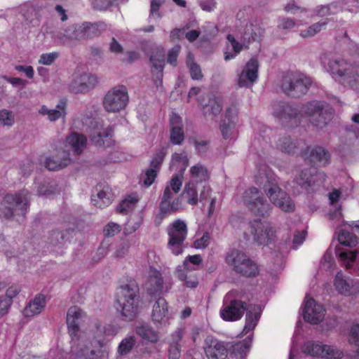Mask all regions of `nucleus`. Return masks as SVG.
<instances>
[{"mask_svg": "<svg viewBox=\"0 0 359 359\" xmlns=\"http://www.w3.org/2000/svg\"><path fill=\"white\" fill-rule=\"evenodd\" d=\"M92 321L87 314L79 306H74L68 309L67 325L72 339L71 353L72 359H107L108 350L95 351L87 345L88 327L81 332L80 327Z\"/></svg>", "mask_w": 359, "mask_h": 359, "instance_id": "f257e3e1", "label": "nucleus"}, {"mask_svg": "<svg viewBox=\"0 0 359 359\" xmlns=\"http://www.w3.org/2000/svg\"><path fill=\"white\" fill-rule=\"evenodd\" d=\"M163 3V0H151V8H150V18L158 19L161 18V15L158 12L160 6Z\"/></svg>", "mask_w": 359, "mask_h": 359, "instance_id": "69168bd1", "label": "nucleus"}, {"mask_svg": "<svg viewBox=\"0 0 359 359\" xmlns=\"http://www.w3.org/2000/svg\"><path fill=\"white\" fill-rule=\"evenodd\" d=\"M29 193L22 190L16 194H9L0 203V217L11 218L15 215L24 216L29 206Z\"/></svg>", "mask_w": 359, "mask_h": 359, "instance_id": "423d86ee", "label": "nucleus"}, {"mask_svg": "<svg viewBox=\"0 0 359 359\" xmlns=\"http://www.w3.org/2000/svg\"><path fill=\"white\" fill-rule=\"evenodd\" d=\"M163 278L161 272L154 267H149L147 271L145 288L150 294L161 292L163 287Z\"/></svg>", "mask_w": 359, "mask_h": 359, "instance_id": "c85d7f7f", "label": "nucleus"}, {"mask_svg": "<svg viewBox=\"0 0 359 359\" xmlns=\"http://www.w3.org/2000/svg\"><path fill=\"white\" fill-rule=\"evenodd\" d=\"M136 342L133 336H129L124 338L118 346V354L123 355L130 352Z\"/></svg>", "mask_w": 359, "mask_h": 359, "instance_id": "603ef678", "label": "nucleus"}, {"mask_svg": "<svg viewBox=\"0 0 359 359\" xmlns=\"http://www.w3.org/2000/svg\"><path fill=\"white\" fill-rule=\"evenodd\" d=\"M226 38L233 50V52L226 51L224 53V60L228 61L233 59L238 54L240 53V52L243 48V45L237 41L231 34L227 35Z\"/></svg>", "mask_w": 359, "mask_h": 359, "instance_id": "8fccbe9b", "label": "nucleus"}, {"mask_svg": "<svg viewBox=\"0 0 359 359\" xmlns=\"http://www.w3.org/2000/svg\"><path fill=\"white\" fill-rule=\"evenodd\" d=\"M266 179L263 189L270 201L285 212L294 210V203L287 194L278 187L276 180L272 179L269 174L267 175Z\"/></svg>", "mask_w": 359, "mask_h": 359, "instance_id": "6e6552de", "label": "nucleus"}, {"mask_svg": "<svg viewBox=\"0 0 359 359\" xmlns=\"http://www.w3.org/2000/svg\"><path fill=\"white\" fill-rule=\"evenodd\" d=\"M183 173L175 175L170 179L164 190L168 189L170 194L176 195L181 189L182 186Z\"/></svg>", "mask_w": 359, "mask_h": 359, "instance_id": "3c124183", "label": "nucleus"}, {"mask_svg": "<svg viewBox=\"0 0 359 359\" xmlns=\"http://www.w3.org/2000/svg\"><path fill=\"white\" fill-rule=\"evenodd\" d=\"M168 235V248L175 255L182 253L188 229L187 224L182 219H176L167 229Z\"/></svg>", "mask_w": 359, "mask_h": 359, "instance_id": "ddd939ff", "label": "nucleus"}, {"mask_svg": "<svg viewBox=\"0 0 359 359\" xmlns=\"http://www.w3.org/2000/svg\"><path fill=\"white\" fill-rule=\"evenodd\" d=\"M12 304L13 301L10 299H4L3 296L0 297V318L8 313Z\"/></svg>", "mask_w": 359, "mask_h": 359, "instance_id": "774afa93", "label": "nucleus"}, {"mask_svg": "<svg viewBox=\"0 0 359 359\" xmlns=\"http://www.w3.org/2000/svg\"><path fill=\"white\" fill-rule=\"evenodd\" d=\"M273 109L274 116L282 121L289 120L296 124L301 121V118L307 116L313 125L320 128L325 126L332 117L329 107L316 100L302 106L299 110L278 102L273 104Z\"/></svg>", "mask_w": 359, "mask_h": 359, "instance_id": "f03ea898", "label": "nucleus"}, {"mask_svg": "<svg viewBox=\"0 0 359 359\" xmlns=\"http://www.w3.org/2000/svg\"><path fill=\"white\" fill-rule=\"evenodd\" d=\"M353 227L350 224L344 225L343 228L339 231L338 234V241L340 244L353 247L358 243V238L353 233Z\"/></svg>", "mask_w": 359, "mask_h": 359, "instance_id": "e433bc0d", "label": "nucleus"}, {"mask_svg": "<svg viewBox=\"0 0 359 359\" xmlns=\"http://www.w3.org/2000/svg\"><path fill=\"white\" fill-rule=\"evenodd\" d=\"M156 175V170L149 168L146 171V172L144 175H142L140 180L146 187H149L154 182Z\"/></svg>", "mask_w": 359, "mask_h": 359, "instance_id": "052dcab7", "label": "nucleus"}, {"mask_svg": "<svg viewBox=\"0 0 359 359\" xmlns=\"http://www.w3.org/2000/svg\"><path fill=\"white\" fill-rule=\"evenodd\" d=\"M334 286L341 294L348 296L354 293L352 281L348 280L341 271L337 273L334 280Z\"/></svg>", "mask_w": 359, "mask_h": 359, "instance_id": "f704fd0d", "label": "nucleus"}, {"mask_svg": "<svg viewBox=\"0 0 359 359\" xmlns=\"http://www.w3.org/2000/svg\"><path fill=\"white\" fill-rule=\"evenodd\" d=\"M210 240L211 237L210 233L207 232L204 233L201 237L196 239L194 243V246L196 249H204L209 245Z\"/></svg>", "mask_w": 359, "mask_h": 359, "instance_id": "e2e57ef3", "label": "nucleus"}, {"mask_svg": "<svg viewBox=\"0 0 359 359\" xmlns=\"http://www.w3.org/2000/svg\"><path fill=\"white\" fill-rule=\"evenodd\" d=\"M257 311L258 309L255 306L249 307V309L247 311L245 325L243 330V334H248L256 327L259 318V314Z\"/></svg>", "mask_w": 359, "mask_h": 359, "instance_id": "a19ab883", "label": "nucleus"}, {"mask_svg": "<svg viewBox=\"0 0 359 359\" xmlns=\"http://www.w3.org/2000/svg\"><path fill=\"white\" fill-rule=\"evenodd\" d=\"M67 103L65 100H60L57 104L55 109H49L45 105L41 106L39 112L41 115H46L50 121H55L60 118H65L66 112Z\"/></svg>", "mask_w": 359, "mask_h": 359, "instance_id": "473e14b6", "label": "nucleus"}, {"mask_svg": "<svg viewBox=\"0 0 359 359\" xmlns=\"http://www.w3.org/2000/svg\"><path fill=\"white\" fill-rule=\"evenodd\" d=\"M183 194L187 198V203L189 205H195L200 200L198 197L197 185L193 182H189L184 187Z\"/></svg>", "mask_w": 359, "mask_h": 359, "instance_id": "49530a36", "label": "nucleus"}, {"mask_svg": "<svg viewBox=\"0 0 359 359\" xmlns=\"http://www.w3.org/2000/svg\"><path fill=\"white\" fill-rule=\"evenodd\" d=\"M189 160L185 153H175L172 156L170 169L179 170L180 173H183L188 165Z\"/></svg>", "mask_w": 359, "mask_h": 359, "instance_id": "a18cd8bd", "label": "nucleus"}, {"mask_svg": "<svg viewBox=\"0 0 359 359\" xmlns=\"http://www.w3.org/2000/svg\"><path fill=\"white\" fill-rule=\"evenodd\" d=\"M171 316L169 306L166 300L163 298H159L153 306L151 318L154 323L159 324H165L168 322Z\"/></svg>", "mask_w": 359, "mask_h": 359, "instance_id": "bb28decb", "label": "nucleus"}, {"mask_svg": "<svg viewBox=\"0 0 359 359\" xmlns=\"http://www.w3.org/2000/svg\"><path fill=\"white\" fill-rule=\"evenodd\" d=\"M181 47L179 45L175 46L172 48H171L168 54V62L172 65H177V60L178 55L180 52Z\"/></svg>", "mask_w": 359, "mask_h": 359, "instance_id": "338daca9", "label": "nucleus"}, {"mask_svg": "<svg viewBox=\"0 0 359 359\" xmlns=\"http://www.w3.org/2000/svg\"><path fill=\"white\" fill-rule=\"evenodd\" d=\"M85 124L89 125L86 131L90 133V139L95 145L110 147L113 144L112 130L110 128H103L98 121L90 117L87 118Z\"/></svg>", "mask_w": 359, "mask_h": 359, "instance_id": "2eb2a0df", "label": "nucleus"}, {"mask_svg": "<svg viewBox=\"0 0 359 359\" xmlns=\"http://www.w3.org/2000/svg\"><path fill=\"white\" fill-rule=\"evenodd\" d=\"M135 332L142 339L151 343H156L159 339L158 332L147 324L137 325Z\"/></svg>", "mask_w": 359, "mask_h": 359, "instance_id": "79ce46f5", "label": "nucleus"}, {"mask_svg": "<svg viewBox=\"0 0 359 359\" xmlns=\"http://www.w3.org/2000/svg\"><path fill=\"white\" fill-rule=\"evenodd\" d=\"M303 157L318 165H325L330 162L329 153L321 147H308L304 151Z\"/></svg>", "mask_w": 359, "mask_h": 359, "instance_id": "a878e982", "label": "nucleus"}, {"mask_svg": "<svg viewBox=\"0 0 359 359\" xmlns=\"http://www.w3.org/2000/svg\"><path fill=\"white\" fill-rule=\"evenodd\" d=\"M193 55L191 53H189L187 63L189 67L191 76L194 80L201 79L203 78V74L201 68L198 65L193 62Z\"/></svg>", "mask_w": 359, "mask_h": 359, "instance_id": "864d4df0", "label": "nucleus"}, {"mask_svg": "<svg viewBox=\"0 0 359 359\" xmlns=\"http://www.w3.org/2000/svg\"><path fill=\"white\" fill-rule=\"evenodd\" d=\"M138 287L135 284L121 285L117 292L116 309L122 320L132 321L140 313Z\"/></svg>", "mask_w": 359, "mask_h": 359, "instance_id": "20e7f679", "label": "nucleus"}, {"mask_svg": "<svg viewBox=\"0 0 359 359\" xmlns=\"http://www.w3.org/2000/svg\"><path fill=\"white\" fill-rule=\"evenodd\" d=\"M278 147L283 151L291 154L296 149V144L290 137H285L279 140Z\"/></svg>", "mask_w": 359, "mask_h": 359, "instance_id": "5fc2aeb1", "label": "nucleus"}, {"mask_svg": "<svg viewBox=\"0 0 359 359\" xmlns=\"http://www.w3.org/2000/svg\"><path fill=\"white\" fill-rule=\"evenodd\" d=\"M264 34V29H262L259 26L257 25H254L250 22L245 25L244 33H243V39L246 40H257Z\"/></svg>", "mask_w": 359, "mask_h": 359, "instance_id": "de8ad7c7", "label": "nucleus"}, {"mask_svg": "<svg viewBox=\"0 0 359 359\" xmlns=\"http://www.w3.org/2000/svg\"><path fill=\"white\" fill-rule=\"evenodd\" d=\"M129 101V96L126 86H116L110 88L104 96L102 105L109 113H116L124 109Z\"/></svg>", "mask_w": 359, "mask_h": 359, "instance_id": "9d476101", "label": "nucleus"}, {"mask_svg": "<svg viewBox=\"0 0 359 359\" xmlns=\"http://www.w3.org/2000/svg\"><path fill=\"white\" fill-rule=\"evenodd\" d=\"M87 139L85 135L77 133H72L65 139V147L72 151L74 154L79 155L86 149Z\"/></svg>", "mask_w": 359, "mask_h": 359, "instance_id": "cd10ccee", "label": "nucleus"}, {"mask_svg": "<svg viewBox=\"0 0 359 359\" xmlns=\"http://www.w3.org/2000/svg\"><path fill=\"white\" fill-rule=\"evenodd\" d=\"M118 332V327L114 325H102L99 320H93L88 325L87 345L90 349H94L97 352L107 349L109 354V348L104 346L109 338H113Z\"/></svg>", "mask_w": 359, "mask_h": 359, "instance_id": "39448f33", "label": "nucleus"}, {"mask_svg": "<svg viewBox=\"0 0 359 359\" xmlns=\"http://www.w3.org/2000/svg\"><path fill=\"white\" fill-rule=\"evenodd\" d=\"M222 109V100L219 97L213 96L209 98L208 104H205L203 107V114L205 116L218 115Z\"/></svg>", "mask_w": 359, "mask_h": 359, "instance_id": "c03bdc74", "label": "nucleus"}, {"mask_svg": "<svg viewBox=\"0 0 359 359\" xmlns=\"http://www.w3.org/2000/svg\"><path fill=\"white\" fill-rule=\"evenodd\" d=\"M98 77L90 73L75 74L69 84V89L75 93H84L93 89L98 83Z\"/></svg>", "mask_w": 359, "mask_h": 359, "instance_id": "6ab92c4d", "label": "nucleus"}, {"mask_svg": "<svg viewBox=\"0 0 359 359\" xmlns=\"http://www.w3.org/2000/svg\"><path fill=\"white\" fill-rule=\"evenodd\" d=\"M337 6L335 4H330L327 6H318L316 9V15L319 17H325L334 15L337 13Z\"/></svg>", "mask_w": 359, "mask_h": 359, "instance_id": "6e6d98bb", "label": "nucleus"}, {"mask_svg": "<svg viewBox=\"0 0 359 359\" xmlns=\"http://www.w3.org/2000/svg\"><path fill=\"white\" fill-rule=\"evenodd\" d=\"M302 351L311 356L325 359H340L343 352L335 346L324 344L321 342L307 341L302 347Z\"/></svg>", "mask_w": 359, "mask_h": 359, "instance_id": "4468645a", "label": "nucleus"}, {"mask_svg": "<svg viewBox=\"0 0 359 359\" xmlns=\"http://www.w3.org/2000/svg\"><path fill=\"white\" fill-rule=\"evenodd\" d=\"M170 142L175 145L181 144L184 140L182 118L172 112L170 115Z\"/></svg>", "mask_w": 359, "mask_h": 359, "instance_id": "393cba45", "label": "nucleus"}, {"mask_svg": "<svg viewBox=\"0 0 359 359\" xmlns=\"http://www.w3.org/2000/svg\"><path fill=\"white\" fill-rule=\"evenodd\" d=\"M250 232L255 241L259 245H269L276 237V231L271 224L266 221L256 219L250 222Z\"/></svg>", "mask_w": 359, "mask_h": 359, "instance_id": "dca6fc26", "label": "nucleus"}, {"mask_svg": "<svg viewBox=\"0 0 359 359\" xmlns=\"http://www.w3.org/2000/svg\"><path fill=\"white\" fill-rule=\"evenodd\" d=\"M237 122V109L234 107L228 108L219 125V129L224 139L231 140L236 138L238 135Z\"/></svg>", "mask_w": 359, "mask_h": 359, "instance_id": "f3484780", "label": "nucleus"}, {"mask_svg": "<svg viewBox=\"0 0 359 359\" xmlns=\"http://www.w3.org/2000/svg\"><path fill=\"white\" fill-rule=\"evenodd\" d=\"M320 60L332 78L344 86L354 88L359 83V66L348 64L344 59L324 53Z\"/></svg>", "mask_w": 359, "mask_h": 359, "instance_id": "7ed1b4c3", "label": "nucleus"}, {"mask_svg": "<svg viewBox=\"0 0 359 359\" xmlns=\"http://www.w3.org/2000/svg\"><path fill=\"white\" fill-rule=\"evenodd\" d=\"M151 73L155 77L156 85H161L163 70L165 65V51L162 47L157 48L150 57Z\"/></svg>", "mask_w": 359, "mask_h": 359, "instance_id": "b1692460", "label": "nucleus"}, {"mask_svg": "<svg viewBox=\"0 0 359 359\" xmlns=\"http://www.w3.org/2000/svg\"><path fill=\"white\" fill-rule=\"evenodd\" d=\"M339 257L341 262V264L346 267V269L350 271V273L359 276V262L355 259V251L341 252L339 253Z\"/></svg>", "mask_w": 359, "mask_h": 359, "instance_id": "c9c22d12", "label": "nucleus"}, {"mask_svg": "<svg viewBox=\"0 0 359 359\" xmlns=\"http://www.w3.org/2000/svg\"><path fill=\"white\" fill-rule=\"evenodd\" d=\"M0 122L4 126H12L14 123L12 112L7 110L0 111Z\"/></svg>", "mask_w": 359, "mask_h": 359, "instance_id": "0e129e2a", "label": "nucleus"}, {"mask_svg": "<svg viewBox=\"0 0 359 359\" xmlns=\"http://www.w3.org/2000/svg\"><path fill=\"white\" fill-rule=\"evenodd\" d=\"M243 204L255 215L265 217L271 210V205L255 187L246 189L242 196Z\"/></svg>", "mask_w": 359, "mask_h": 359, "instance_id": "9b49d317", "label": "nucleus"}, {"mask_svg": "<svg viewBox=\"0 0 359 359\" xmlns=\"http://www.w3.org/2000/svg\"><path fill=\"white\" fill-rule=\"evenodd\" d=\"M192 271L185 269L182 266H178L175 271L177 279L183 283L184 287L190 289H194L198 285V278Z\"/></svg>", "mask_w": 359, "mask_h": 359, "instance_id": "2f4dec72", "label": "nucleus"}, {"mask_svg": "<svg viewBox=\"0 0 359 359\" xmlns=\"http://www.w3.org/2000/svg\"><path fill=\"white\" fill-rule=\"evenodd\" d=\"M59 57V53L57 52H50L42 53L38 60L39 64L49 66L55 62V61Z\"/></svg>", "mask_w": 359, "mask_h": 359, "instance_id": "4d7b16f0", "label": "nucleus"}, {"mask_svg": "<svg viewBox=\"0 0 359 359\" xmlns=\"http://www.w3.org/2000/svg\"><path fill=\"white\" fill-rule=\"evenodd\" d=\"M243 296V292L238 290H231L225 295L219 311L222 320L233 322L243 317L245 311L249 309L247 304L242 300Z\"/></svg>", "mask_w": 359, "mask_h": 359, "instance_id": "0eeeda50", "label": "nucleus"}, {"mask_svg": "<svg viewBox=\"0 0 359 359\" xmlns=\"http://www.w3.org/2000/svg\"><path fill=\"white\" fill-rule=\"evenodd\" d=\"M259 63L256 58H251L245 65L238 79L240 87H248L252 85L258 78Z\"/></svg>", "mask_w": 359, "mask_h": 359, "instance_id": "412c9836", "label": "nucleus"}, {"mask_svg": "<svg viewBox=\"0 0 359 359\" xmlns=\"http://www.w3.org/2000/svg\"><path fill=\"white\" fill-rule=\"evenodd\" d=\"M121 226L117 223L111 222L108 223L103 229L104 236L112 237L120 233Z\"/></svg>", "mask_w": 359, "mask_h": 359, "instance_id": "bf43d9fd", "label": "nucleus"}, {"mask_svg": "<svg viewBox=\"0 0 359 359\" xmlns=\"http://www.w3.org/2000/svg\"><path fill=\"white\" fill-rule=\"evenodd\" d=\"M70 163L69 154L65 150H58L54 156L46 159L45 165L50 170H55L66 167Z\"/></svg>", "mask_w": 359, "mask_h": 359, "instance_id": "7c9ffc66", "label": "nucleus"}, {"mask_svg": "<svg viewBox=\"0 0 359 359\" xmlns=\"http://www.w3.org/2000/svg\"><path fill=\"white\" fill-rule=\"evenodd\" d=\"M189 172L191 177L189 182H193L196 185L198 183L207 182L210 178L208 169L200 163L191 167Z\"/></svg>", "mask_w": 359, "mask_h": 359, "instance_id": "58836bf2", "label": "nucleus"}, {"mask_svg": "<svg viewBox=\"0 0 359 359\" xmlns=\"http://www.w3.org/2000/svg\"><path fill=\"white\" fill-rule=\"evenodd\" d=\"M170 194L168 189L164 190L160 204L162 215H171L181 210L183 208V200L181 196L175 197Z\"/></svg>", "mask_w": 359, "mask_h": 359, "instance_id": "4be33fe9", "label": "nucleus"}, {"mask_svg": "<svg viewBox=\"0 0 359 359\" xmlns=\"http://www.w3.org/2000/svg\"><path fill=\"white\" fill-rule=\"evenodd\" d=\"M348 341L355 346H359V325L356 324L351 327L349 336ZM356 359H359V350L357 351L355 355Z\"/></svg>", "mask_w": 359, "mask_h": 359, "instance_id": "13d9d810", "label": "nucleus"}, {"mask_svg": "<svg viewBox=\"0 0 359 359\" xmlns=\"http://www.w3.org/2000/svg\"><path fill=\"white\" fill-rule=\"evenodd\" d=\"M226 263L233 270L245 276H255L259 273L258 266L244 252L237 250L231 251L226 257Z\"/></svg>", "mask_w": 359, "mask_h": 359, "instance_id": "1a4fd4ad", "label": "nucleus"}, {"mask_svg": "<svg viewBox=\"0 0 359 359\" xmlns=\"http://www.w3.org/2000/svg\"><path fill=\"white\" fill-rule=\"evenodd\" d=\"M97 29V25L88 22L83 23L75 27L70 36V39L80 41L92 37L95 34Z\"/></svg>", "mask_w": 359, "mask_h": 359, "instance_id": "72a5a7b5", "label": "nucleus"}, {"mask_svg": "<svg viewBox=\"0 0 359 359\" xmlns=\"http://www.w3.org/2000/svg\"><path fill=\"white\" fill-rule=\"evenodd\" d=\"M46 304V298L44 294L36 295L24 308L22 315L25 318H32L40 314Z\"/></svg>", "mask_w": 359, "mask_h": 359, "instance_id": "c756f323", "label": "nucleus"}, {"mask_svg": "<svg viewBox=\"0 0 359 359\" xmlns=\"http://www.w3.org/2000/svg\"><path fill=\"white\" fill-rule=\"evenodd\" d=\"M325 175L323 172H318L314 168L302 170L295 177V182L303 188L307 189L316 184L320 185L324 183Z\"/></svg>", "mask_w": 359, "mask_h": 359, "instance_id": "aec40b11", "label": "nucleus"}, {"mask_svg": "<svg viewBox=\"0 0 359 359\" xmlns=\"http://www.w3.org/2000/svg\"><path fill=\"white\" fill-rule=\"evenodd\" d=\"M113 200L114 196L109 187H104L99 191L96 195L93 196L91 199L93 204L99 208L108 206Z\"/></svg>", "mask_w": 359, "mask_h": 359, "instance_id": "4c0bfd02", "label": "nucleus"}, {"mask_svg": "<svg viewBox=\"0 0 359 359\" xmlns=\"http://www.w3.org/2000/svg\"><path fill=\"white\" fill-rule=\"evenodd\" d=\"M327 20L318 22L307 27L306 29L302 30L299 35L302 38H310L314 36L316 34L319 33L327 25Z\"/></svg>", "mask_w": 359, "mask_h": 359, "instance_id": "09e8293b", "label": "nucleus"}, {"mask_svg": "<svg viewBox=\"0 0 359 359\" xmlns=\"http://www.w3.org/2000/svg\"><path fill=\"white\" fill-rule=\"evenodd\" d=\"M204 351L208 359H224L227 353L224 343L211 337L205 340Z\"/></svg>", "mask_w": 359, "mask_h": 359, "instance_id": "5701e85b", "label": "nucleus"}, {"mask_svg": "<svg viewBox=\"0 0 359 359\" xmlns=\"http://www.w3.org/2000/svg\"><path fill=\"white\" fill-rule=\"evenodd\" d=\"M302 314L305 321L311 324H318L324 319L325 310L313 298L306 296L302 307Z\"/></svg>", "mask_w": 359, "mask_h": 359, "instance_id": "a211bd4d", "label": "nucleus"}, {"mask_svg": "<svg viewBox=\"0 0 359 359\" xmlns=\"http://www.w3.org/2000/svg\"><path fill=\"white\" fill-rule=\"evenodd\" d=\"M311 84V80L301 73H287L282 79L281 88L287 95L301 96L305 94Z\"/></svg>", "mask_w": 359, "mask_h": 359, "instance_id": "f8f14e48", "label": "nucleus"}, {"mask_svg": "<svg viewBox=\"0 0 359 359\" xmlns=\"http://www.w3.org/2000/svg\"><path fill=\"white\" fill-rule=\"evenodd\" d=\"M140 201V197L136 193L127 195L119 203L117 211L122 214H127L133 210Z\"/></svg>", "mask_w": 359, "mask_h": 359, "instance_id": "ea45409f", "label": "nucleus"}, {"mask_svg": "<svg viewBox=\"0 0 359 359\" xmlns=\"http://www.w3.org/2000/svg\"><path fill=\"white\" fill-rule=\"evenodd\" d=\"M201 257L198 255L188 256L184 259L183 265L182 266L185 269L196 270V268L191 267L190 264H192L194 265H199L201 263Z\"/></svg>", "mask_w": 359, "mask_h": 359, "instance_id": "680f3d73", "label": "nucleus"}, {"mask_svg": "<svg viewBox=\"0 0 359 359\" xmlns=\"http://www.w3.org/2000/svg\"><path fill=\"white\" fill-rule=\"evenodd\" d=\"M251 346V339L237 342L232 346V356L235 359H245Z\"/></svg>", "mask_w": 359, "mask_h": 359, "instance_id": "37998d69", "label": "nucleus"}]
</instances>
